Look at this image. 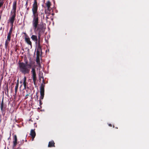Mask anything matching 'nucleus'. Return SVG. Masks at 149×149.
I'll list each match as a JSON object with an SVG mask.
<instances>
[{
  "label": "nucleus",
  "instance_id": "obj_19",
  "mask_svg": "<svg viewBox=\"0 0 149 149\" xmlns=\"http://www.w3.org/2000/svg\"><path fill=\"white\" fill-rule=\"evenodd\" d=\"M13 26H11V27L9 31L8 34H11L13 31Z\"/></svg>",
  "mask_w": 149,
  "mask_h": 149
},
{
  "label": "nucleus",
  "instance_id": "obj_38",
  "mask_svg": "<svg viewBox=\"0 0 149 149\" xmlns=\"http://www.w3.org/2000/svg\"><path fill=\"white\" fill-rule=\"evenodd\" d=\"M1 0H0V1H1Z\"/></svg>",
  "mask_w": 149,
  "mask_h": 149
},
{
  "label": "nucleus",
  "instance_id": "obj_25",
  "mask_svg": "<svg viewBox=\"0 0 149 149\" xmlns=\"http://www.w3.org/2000/svg\"><path fill=\"white\" fill-rule=\"evenodd\" d=\"M29 95L28 94L26 95L25 96V98H24L25 99H26L28 98Z\"/></svg>",
  "mask_w": 149,
  "mask_h": 149
},
{
  "label": "nucleus",
  "instance_id": "obj_35",
  "mask_svg": "<svg viewBox=\"0 0 149 149\" xmlns=\"http://www.w3.org/2000/svg\"><path fill=\"white\" fill-rule=\"evenodd\" d=\"M25 141L26 142H27V140H25Z\"/></svg>",
  "mask_w": 149,
  "mask_h": 149
},
{
  "label": "nucleus",
  "instance_id": "obj_9",
  "mask_svg": "<svg viewBox=\"0 0 149 149\" xmlns=\"http://www.w3.org/2000/svg\"><path fill=\"white\" fill-rule=\"evenodd\" d=\"M17 136L16 135H15L14 136V139L13 141V146L15 147L16 146V145L17 144Z\"/></svg>",
  "mask_w": 149,
  "mask_h": 149
},
{
  "label": "nucleus",
  "instance_id": "obj_14",
  "mask_svg": "<svg viewBox=\"0 0 149 149\" xmlns=\"http://www.w3.org/2000/svg\"><path fill=\"white\" fill-rule=\"evenodd\" d=\"M40 50H41V47L40 45V43H38L37 49L36 54H39Z\"/></svg>",
  "mask_w": 149,
  "mask_h": 149
},
{
  "label": "nucleus",
  "instance_id": "obj_13",
  "mask_svg": "<svg viewBox=\"0 0 149 149\" xmlns=\"http://www.w3.org/2000/svg\"><path fill=\"white\" fill-rule=\"evenodd\" d=\"M31 38L33 40L36 42V43H37L38 39L36 36L32 35L31 37Z\"/></svg>",
  "mask_w": 149,
  "mask_h": 149
},
{
  "label": "nucleus",
  "instance_id": "obj_37",
  "mask_svg": "<svg viewBox=\"0 0 149 149\" xmlns=\"http://www.w3.org/2000/svg\"><path fill=\"white\" fill-rule=\"evenodd\" d=\"M41 14H42V13H41Z\"/></svg>",
  "mask_w": 149,
  "mask_h": 149
},
{
  "label": "nucleus",
  "instance_id": "obj_28",
  "mask_svg": "<svg viewBox=\"0 0 149 149\" xmlns=\"http://www.w3.org/2000/svg\"><path fill=\"white\" fill-rule=\"evenodd\" d=\"M26 8V11L28 12L29 10V7H27V8Z\"/></svg>",
  "mask_w": 149,
  "mask_h": 149
},
{
  "label": "nucleus",
  "instance_id": "obj_30",
  "mask_svg": "<svg viewBox=\"0 0 149 149\" xmlns=\"http://www.w3.org/2000/svg\"><path fill=\"white\" fill-rule=\"evenodd\" d=\"M36 98L37 99V100H38V95H37V93H36Z\"/></svg>",
  "mask_w": 149,
  "mask_h": 149
},
{
  "label": "nucleus",
  "instance_id": "obj_27",
  "mask_svg": "<svg viewBox=\"0 0 149 149\" xmlns=\"http://www.w3.org/2000/svg\"><path fill=\"white\" fill-rule=\"evenodd\" d=\"M1 104H4V103H3V97L2 99Z\"/></svg>",
  "mask_w": 149,
  "mask_h": 149
},
{
  "label": "nucleus",
  "instance_id": "obj_24",
  "mask_svg": "<svg viewBox=\"0 0 149 149\" xmlns=\"http://www.w3.org/2000/svg\"><path fill=\"white\" fill-rule=\"evenodd\" d=\"M25 64H31L28 63V61L27 59L25 60Z\"/></svg>",
  "mask_w": 149,
  "mask_h": 149
},
{
  "label": "nucleus",
  "instance_id": "obj_8",
  "mask_svg": "<svg viewBox=\"0 0 149 149\" xmlns=\"http://www.w3.org/2000/svg\"><path fill=\"white\" fill-rule=\"evenodd\" d=\"M30 135L31 136L32 138V141H33L36 136V133L35 131V129H32L31 130Z\"/></svg>",
  "mask_w": 149,
  "mask_h": 149
},
{
  "label": "nucleus",
  "instance_id": "obj_22",
  "mask_svg": "<svg viewBox=\"0 0 149 149\" xmlns=\"http://www.w3.org/2000/svg\"><path fill=\"white\" fill-rule=\"evenodd\" d=\"M4 2L3 1H0V8L3 5Z\"/></svg>",
  "mask_w": 149,
  "mask_h": 149
},
{
  "label": "nucleus",
  "instance_id": "obj_17",
  "mask_svg": "<svg viewBox=\"0 0 149 149\" xmlns=\"http://www.w3.org/2000/svg\"><path fill=\"white\" fill-rule=\"evenodd\" d=\"M26 79L25 76L23 79V85L24 89H25L26 88V84L27 82H26Z\"/></svg>",
  "mask_w": 149,
  "mask_h": 149
},
{
  "label": "nucleus",
  "instance_id": "obj_20",
  "mask_svg": "<svg viewBox=\"0 0 149 149\" xmlns=\"http://www.w3.org/2000/svg\"><path fill=\"white\" fill-rule=\"evenodd\" d=\"M40 94V99L42 100L43 99V98H44V94Z\"/></svg>",
  "mask_w": 149,
  "mask_h": 149
},
{
  "label": "nucleus",
  "instance_id": "obj_11",
  "mask_svg": "<svg viewBox=\"0 0 149 149\" xmlns=\"http://www.w3.org/2000/svg\"><path fill=\"white\" fill-rule=\"evenodd\" d=\"M36 62L39 67H40V63L39 54H36Z\"/></svg>",
  "mask_w": 149,
  "mask_h": 149
},
{
  "label": "nucleus",
  "instance_id": "obj_31",
  "mask_svg": "<svg viewBox=\"0 0 149 149\" xmlns=\"http://www.w3.org/2000/svg\"><path fill=\"white\" fill-rule=\"evenodd\" d=\"M109 126L110 127H112V124H109Z\"/></svg>",
  "mask_w": 149,
  "mask_h": 149
},
{
  "label": "nucleus",
  "instance_id": "obj_26",
  "mask_svg": "<svg viewBox=\"0 0 149 149\" xmlns=\"http://www.w3.org/2000/svg\"><path fill=\"white\" fill-rule=\"evenodd\" d=\"M45 12L46 14L47 15L48 14V15H47V16H48L49 15V13H48V11H46L45 10Z\"/></svg>",
  "mask_w": 149,
  "mask_h": 149
},
{
  "label": "nucleus",
  "instance_id": "obj_1",
  "mask_svg": "<svg viewBox=\"0 0 149 149\" xmlns=\"http://www.w3.org/2000/svg\"><path fill=\"white\" fill-rule=\"evenodd\" d=\"M32 25L34 30L38 33L37 43H40L41 35L43 34L45 30L44 24L43 22L39 24V17L33 18Z\"/></svg>",
  "mask_w": 149,
  "mask_h": 149
},
{
  "label": "nucleus",
  "instance_id": "obj_15",
  "mask_svg": "<svg viewBox=\"0 0 149 149\" xmlns=\"http://www.w3.org/2000/svg\"><path fill=\"white\" fill-rule=\"evenodd\" d=\"M55 147V143L53 141H52L49 142L48 145V147Z\"/></svg>",
  "mask_w": 149,
  "mask_h": 149
},
{
  "label": "nucleus",
  "instance_id": "obj_12",
  "mask_svg": "<svg viewBox=\"0 0 149 149\" xmlns=\"http://www.w3.org/2000/svg\"><path fill=\"white\" fill-rule=\"evenodd\" d=\"M44 86L43 84H41L40 89V94H44Z\"/></svg>",
  "mask_w": 149,
  "mask_h": 149
},
{
  "label": "nucleus",
  "instance_id": "obj_32",
  "mask_svg": "<svg viewBox=\"0 0 149 149\" xmlns=\"http://www.w3.org/2000/svg\"><path fill=\"white\" fill-rule=\"evenodd\" d=\"M17 83H18V84H19V80L18 79L17 80Z\"/></svg>",
  "mask_w": 149,
  "mask_h": 149
},
{
  "label": "nucleus",
  "instance_id": "obj_34",
  "mask_svg": "<svg viewBox=\"0 0 149 149\" xmlns=\"http://www.w3.org/2000/svg\"><path fill=\"white\" fill-rule=\"evenodd\" d=\"M22 83V81H20V83Z\"/></svg>",
  "mask_w": 149,
  "mask_h": 149
},
{
  "label": "nucleus",
  "instance_id": "obj_2",
  "mask_svg": "<svg viewBox=\"0 0 149 149\" xmlns=\"http://www.w3.org/2000/svg\"><path fill=\"white\" fill-rule=\"evenodd\" d=\"M19 70V72L23 74H29L30 69L32 67L31 64H26L23 62H19L18 63Z\"/></svg>",
  "mask_w": 149,
  "mask_h": 149
},
{
  "label": "nucleus",
  "instance_id": "obj_36",
  "mask_svg": "<svg viewBox=\"0 0 149 149\" xmlns=\"http://www.w3.org/2000/svg\"><path fill=\"white\" fill-rule=\"evenodd\" d=\"M113 127H114V126L113 125Z\"/></svg>",
  "mask_w": 149,
  "mask_h": 149
},
{
  "label": "nucleus",
  "instance_id": "obj_6",
  "mask_svg": "<svg viewBox=\"0 0 149 149\" xmlns=\"http://www.w3.org/2000/svg\"><path fill=\"white\" fill-rule=\"evenodd\" d=\"M17 4V1L16 0L14 1L13 3L12 9L10 13L11 14L13 13H16Z\"/></svg>",
  "mask_w": 149,
  "mask_h": 149
},
{
  "label": "nucleus",
  "instance_id": "obj_33",
  "mask_svg": "<svg viewBox=\"0 0 149 149\" xmlns=\"http://www.w3.org/2000/svg\"><path fill=\"white\" fill-rule=\"evenodd\" d=\"M42 81H43V83H44V79Z\"/></svg>",
  "mask_w": 149,
  "mask_h": 149
},
{
  "label": "nucleus",
  "instance_id": "obj_7",
  "mask_svg": "<svg viewBox=\"0 0 149 149\" xmlns=\"http://www.w3.org/2000/svg\"><path fill=\"white\" fill-rule=\"evenodd\" d=\"M11 36V34H8L7 38L5 43V46L6 47L8 45L10 41Z\"/></svg>",
  "mask_w": 149,
  "mask_h": 149
},
{
  "label": "nucleus",
  "instance_id": "obj_10",
  "mask_svg": "<svg viewBox=\"0 0 149 149\" xmlns=\"http://www.w3.org/2000/svg\"><path fill=\"white\" fill-rule=\"evenodd\" d=\"M47 8V10L49 12L51 11L50 6L51 5V3L49 1H48L45 3Z\"/></svg>",
  "mask_w": 149,
  "mask_h": 149
},
{
  "label": "nucleus",
  "instance_id": "obj_21",
  "mask_svg": "<svg viewBox=\"0 0 149 149\" xmlns=\"http://www.w3.org/2000/svg\"><path fill=\"white\" fill-rule=\"evenodd\" d=\"M1 109L2 111H3V107L4 104H1Z\"/></svg>",
  "mask_w": 149,
  "mask_h": 149
},
{
  "label": "nucleus",
  "instance_id": "obj_18",
  "mask_svg": "<svg viewBox=\"0 0 149 149\" xmlns=\"http://www.w3.org/2000/svg\"><path fill=\"white\" fill-rule=\"evenodd\" d=\"M18 86H19L18 83H17L16 84V86H15V96H16V94H17V89H18Z\"/></svg>",
  "mask_w": 149,
  "mask_h": 149
},
{
  "label": "nucleus",
  "instance_id": "obj_16",
  "mask_svg": "<svg viewBox=\"0 0 149 149\" xmlns=\"http://www.w3.org/2000/svg\"><path fill=\"white\" fill-rule=\"evenodd\" d=\"M25 41L29 45H32L31 42L30 40V39L29 37H26L25 38Z\"/></svg>",
  "mask_w": 149,
  "mask_h": 149
},
{
  "label": "nucleus",
  "instance_id": "obj_5",
  "mask_svg": "<svg viewBox=\"0 0 149 149\" xmlns=\"http://www.w3.org/2000/svg\"><path fill=\"white\" fill-rule=\"evenodd\" d=\"M16 15V13H13L11 14V16L9 17L8 20L11 26H13V23L15 20V17Z\"/></svg>",
  "mask_w": 149,
  "mask_h": 149
},
{
  "label": "nucleus",
  "instance_id": "obj_4",
  "mask_svg": "<svg viewBox=\"0 0 149 149\" xmlns=\"http://www.w3.org/2000/svg\"><path fill=\"white\" fill-rule=\"evenodd\" d=\"M31 72L32 74V78L33 79L34 84L36 85V81L37 80V77H36V70L35 68H32Z\"/></svg>",
  "mask_w": 149,
  "mask_h": 149
},
{
  "label": "nucleus",
  "instance_id": "obj_29",
  "mask_svg": "<svg viewBox=\"0 0 149 149\" xmlns=\"http://www.w3.org/2000/svg\"><path fill=\"white\" fill-rule=\"evenodd\" d=\"M40 104L41 105L42 104V102L40 100H39Z\"/></svg>",
  "mask_w": 149,
  "mask_h": 149
},
{
  "label": "nucleus",
  "instance_id": "obj_23",
  "mask_svg": "<svg viewBox=\"0 0 149 149\" xmlns=\"http://www.w3.org/2000/svg\"><path fill=\"white\" fill-rule=\"evenodd\" d=\"M28 1H27V0H26V3L25 5V8H27L28 6Z\"/></svg>",
  "mask_w": 149,
  "mask_h": 149
},
{
  "label": "nucleus",
  "instance_id": "obj_3",
  "mask_svg": "<svg viewBox=\"0 0 149 149\" xmlns=\"http://www.w3.org/2000/svg\"><path fill=\"white\" fill-rule=\"evenodd\" d=\"M38 5L37 0H34L32 8L33 18L38 17Z\"/></svg>",
  "mask_w": 149,
  "mask_h": 149
}]
</instances>
